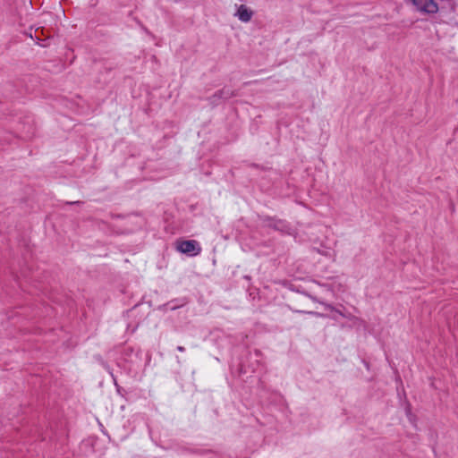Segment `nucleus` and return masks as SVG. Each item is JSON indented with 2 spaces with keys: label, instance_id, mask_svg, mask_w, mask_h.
<instances>
[{
  "label": "nucleus",
  "instance_id": "obj_3",
  "mask_svg": "<svg viewBox=\"0 0 458 458\" xmlns=\"http://www.w3.org/2000/svg\"><path fill=\"white\" fill-rule=\"evenodd\" d=\"M412 4L418 11L427 13L435 14L438 12V4L435 0H411Z\"/></svg>",
  "mask_w": 458,
  "mask_h": 458
},
{
  "label": "nucleus",
  "instance_id": "obj_8",
  "mask_svg": "<svg viewBox=\"0 0 458 458\" xmlns=\"http://www.w3.org/2000/svg\"><path fill=\"white\" fill-rule=\"evenodd\" d=\"M286 286L292 292L301 293V294L310 298L313 301H318L316 297H314L311 294H310L309 293H307L301 286L295 285L294 284H292V283H288L286 284Z\"/></svg>",
  "mask_w": 458,
  "mask_h": 458
},
{
  "label": "nucleus",
  "instance_id": "obj_1",
  "mask_svg": "<svg viewBox=\"0 0 458 458\" xmlns=\"http://www.w3.org/2000/svg\"><path fill=\"white\" fill-rule=\"evenodd\" d=\"M258 217L263 227L273 229L284 235H293L295 233L294 227L285 219L268 215H259Z\"/></svg>",
  "mask_w": 458,
  "mask_h": 458
},
{
  "label": "nucleus",
  "instance_id": "obj_17",
  "mask_svg": "<svg viewBox=\"0 0 458 458\" xmlns=\"http://www.w3.org/2000/svg\"><path fill=\"white\" fill-rule=\"evenodd\" d=\"M240 367H241V368H240V371H241V373H246V370L244 369L243 365H242V364H240Z\"/></svg>",
  "mask_w": 458,
  "mask_h": 458
},
{
  "label": "nucleus",
  "instance_id": "obj_5",
  "mask_svg": "<svg viewBox=\"0 0 458 458\" xmlns=\"http://www.w3.org/2000/svg\"><path fill=\"white\" fill-rule=\"evenodd\" d=\"M44 28L40 27V28H37L34 31V35H32L31 33L30 34V37L33 39H35L36 41V44H38V46L40 47H48L49 46V43H50V38L48 37H45V38H41L44 36Z\"/></svg>",
  "mask_w": 458,
  "mask_h": 458
},
{
  "label": "nucleus",
  "instance_id": "obj_7",
  "mask_svg": "<svg viewBox=\"0 0 458 458\" xmlns=\"http://www.w3.org/2000/svg\"><path fill=\"white\" fill-rule=\"evenodd\" d=\"M289 309L294 312V313H300V314H308V315H310V316H313V317H316V318H330L334 320H337V318L335 316H328L327 314H325V313H321V312H318V311H307V310H296V309H293L291 307H289Z\"/></svg>",
  "mask_w": 458,
  "mask_h": 458
},
{
  "label": "nucleus",
  "instance_id": "obj_18",
  "mask_svg": "<svg viewBox=\"0 0 458 458\" xmlns=\"http://www.w3.org/2000/svg\"><path fill=\"white\" fill-rule=\"evenodd\" d=\"M80 202L79 201H75V202H70L69 204H79Z\"/></svg>",
  "mask_w": 458,
  "mask_h": 458
},
{
  "label": "nucleus",
  "instance_id": "obj_11",
  "mask_svg": "<svg viewBox=\"0 0 458 458\" xmlns=\"http://www.w3.org/2000/svg\"><path fill=\"white\" fill-rule=\"evenodd\" d=\"M334 312H335V313H336V314H338L339 316H341V317H343V318H350V316H351L350 314H349V315H347V314H345L344 312L341 311L340 310H338V309H336V308H335V311H334Z\"/></svg>",
  "mask_w": 458,
  "mask_h": 458
},
{
  "label": "nucleus",
  "instance_id": "obj_6",
  "mask_svg": "<svg viewBox=\"0 0 458 458\" xmlns=\"http://www.w3.org/2000/svg\"><path fill=\"white\" fill-rule=\"evenodd\" d=\"M253 12L244 4H241L236 12V16L242 22H248L251 20Z\"/></svg>",
  "mask_w": 458,
  "mask_h": 458
},
{
  "label": "nucleus",
  "instance_id": "obj_15",
  "mask_svg": "<svg viewBox=\"0 0 458 458\" xmlns=\"http://www.w3.org/2000/svg\"><path fill=\"white\" fill-rule=\"evenodd\" d=\"M110 374H111V377H112L113 381H114V386H115V389H116V388H117V386H119V385H118V383H117L116 377L114 376V374H113V373H110Z\"/></svg>",
  "mask_w": 458,
  "mask_h": 458
},
{
  "label": "nucleus",
  "instance_id": "obj_16",
  "mask_svg": "<svg viewBox=\"0 0 458 458\" xmlns=\"http://www.w3.org/2000/svg\"><path fill=\"white\" fill-rule=\"evenodd\" d=\"M176 349L180 352H185V348L183 346H181V345L177 346Z\"/></svg>",
  "mask_w": 458,
  "mask_h": 458
},
{
  "label": "nucleus",
  "instance_id": "obj_4",
  "mask_svg": "<svg viewBox=\"0 0 458 458\" xmlns=\"http://www.w3.org/2000/svg\"><path fill=\"white\" fill-rule=\"evenodd\" d=\"M189 302V300L187 297H181L173 299L166 303L159 306L160 310L167 311V310H175L179 308H182L185 306Z\"/></svg>",
  "mask_w": 458,
  "mask_h": 458
},
{
  "label": "nucleus",
  "instance_id": "obj_9",
  "mask_svg": "<svg viewBox=\"0 0 458 458\" xmlns=\"http://www.w3.org/2000/svg\"><path fill=\"white\" fill-rule=\"evenodd\" d=\"M207 100L213 108L219 106L224 101L222 95L219 94V90H216L212 96L208 97Z\"/></svg>",
  "mask_w": 458,
  "mask_h": 458
},
{
  "label": "nucleus",
  "instance_id": "obj_12",
  "mask_svg": "<svg viewBox=\"0 0 458 458\" xmlns=\"http://www.w3.org/2000/svg\"><path fill=\"white\" fill-rule=\"evenodd\" d=\"M116 392L119 395L123 396L126 391L121 386H117Z\"/></svg>",
  "mask_w": 458,
  "mask_h": 458
},
{
  "label": "nucleus",
  "instance_id": "obj_10",
  "mask_svg": "<svg viewBox=\"0 0 458 458\" xmlns=\"http://www.w3.org/2000/svg\"><path fill=\"white\" fill-rule=\"evenodd\" d=\"M219 94L222 95V98L224 99V101L237 96V93L235 90H232L227 88H223V89H219Z\"/></svg>",
  "mask_w": 458,
  "mask_h": 458
},
{
  "label": "nucleus",
  "instance_id": "obj_14",
  "mask_svg": "<svg viewBox=\"0 0 458 458\" xmlns=\"http://www.w3.org/2000/svg\"><path fill=\"white\" fill-rule=\"evenodd\" d=\"M139 306H140V304H139V303H138V304H136V305H134V306H133L131 310H129L127 312H128V313H132V312H134V311L138 309V307H139Z\"/></svg>",
  "mask_w": 458,
  "mask_h": 458
},
{
  "label": "nucleus",
  "instance_id": "obj_2",
  "mask_svg": "<svg viewBox=\"0 0 458 458\" xmlns=\"http://www.w3.org/2000/svg\"><path fill=\"white\" fill-rule=\"evenodd\" d=\"M176 249L179 252L189 257L198 256L201 252L199 243L195 240H180L176 242Z\"/></svg>",
  "mask_w": 458,
  "mask_h": 458
},
{
  "label": "nucleus",
  "instance_id": "obj_13",
  "mask_svg": "<svg viewBox=\"0 0 458 458\" xmlns=\"http://www.w3.org/2000/svg\"><path fill=\"white\" fill-rule=\"evenodd\" d=\"M323 305L325 306V308L328 310H331V311H335V308L332 305V304H329V303H323Z\"/></svg>",
  "mask_w": 458,
  "mask_h": 458
}]
</instances>
